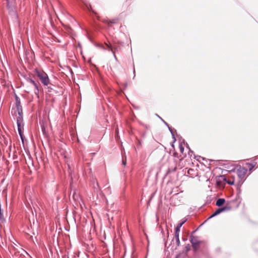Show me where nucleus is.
Masks as SVG:
<instances>
[{
  "label": "nucleus",
  "instance_id": "4468645a",
  "mask_svg": "<svg viewBox=\"0 0 258 258\" xmlns=\"http://www.w3.org/2000/svg\"><path fill=\"white\" fill-rule=\"evenodd\" d=\"M15 100H16V104L21 103V101L20 98L17 96L15 95Z\"/></svg>",
  "mask_w": 258,
  "mask_h": 258
},
{
  "label": "nucleus",
  "instance_id": "ddd939ff",
  "mask_svg": "<svg viewBox=\"0 0 258 258\" xmlns=\"http://www.w3.org/2000/svg\"><path fill=\"white\" fill-rule=\"evenodd\" d=\"M17 122L23 123V116H18L17 117Z\"/></svg>",
  "mask_w": 258,
  "mask_h": 258
},
{
  "label": "nucleus",
  "instance_id": "cd10ccee",
  "mask_svg": "<svg viewBox=\"0 0 258 258\" xmlns=\"http://www.w3.org/2000/svg\"><path fill=\"white\" fill-rule=\"evenodd\" d=\"M157 116L160 118L161 119H162L161 117H160L158 115L156 114Z\"/></svg>",
  "mask_w": 258,
  "mask_h": 258
},
{
  "label": "nucleus",
  "instance_id": "0eeeda50",
  "mask_svg": "<svg viewBox=\"0 0 258 258\" xmlns=\"http://www.w3.org/2000/svg\"><path fill=\"white\" fill-rule=\"evenodd\" d=\"M9 9L13 11L15 6V0H7Z\"/></svg>",
  "mask_w": 258,
  "mask_h": 258
},
{
  "label": "nucleus",
  "instance_id": "f8f14e48",
  "mask_svg": "<svg viewBox=\"0 0 258 258\" xmlns=\"http://www.w3.org/2000/svg\"><path fill=\"white\" fill-rule=\"evenodd\" d=\"M179 232L178 230V228L177 229H175V239L179 238Z\"/></svg>",
  "mask_w": 258,
  "mask_h": 258
},
{
  "label": "nucleus",
  "instance_id": "f03ea898",
  "mask_svg": "<svg viewBox=\"0 0 258 258\" xmlns=\"http://www.w3.org/2000/svg\"><path fill=\"white\" fill-rule=\"evenodd\" d=\"M247 171V169L244 167H239L237 170V175L239 178L242 181V183L245 180V175Z\"/></svg>",
  "mask_w": 258,
  "mask_h": 258
},
{
  "label": "nucleus",
  "instance_id": "7ed1b4c3",
  "mask_svg": "<svg viewBox=\"0 0 258 258\" xmlns=\"http://www.w3.org/2000/svg\"><path fill=\"white\" fill-rule=\"evenodd\" d=\"M190 241L192 244V246L195 249V250H197L199 246L200 242L198 239L197 237H195L194 236H190Z\"/></svg>",
  "mask_w": 258,
  "mask_h": 258
},
{
  "label": "nucleus",
  "instance_id": "412c9836",
  "mask_svg": "<svg viewBox=\"0 0 258 258\" xmlns=\"http://www.w3.org/2000/svg\"><path fill=\"white\" fill-rule=\"evenodd\" d=\"M122 163L123 165H126V159H123Z\"/></svg>",
  "mask_w": 258,
  "mask_h": 258
},
{
  "label": "nucleus",
  "instance_id": "a878e982",
  "mask_svg": "<svg viewBox=\"0 0 258 258\" xmlns=\"http://www.w3.org/2000/svg\"><path fill=\"white\" fill-rule=\"evenodd\" d=\"M101 48L102 49H104V50L106 49V48H105L103 46H102L101 47Z\"/></svg>",
  "mask_w": 258,
  "mask_h": 258
},
{
  "label": "nucleus",
  "instance_id": "5701e85b",
  "mask_svg": "<svg viewBox=\"0 0 258 258\" xmlns=\"http://www.w3.org/2000/svg\"><path fill=\"white\" fill-rule=\"evenodd\" d=\"M86 7H87V8L89 10H91L92 9L91 6L90 5H87Z\"/></svg>",
  "mask_w": 258,
  "mask_h": 258
},
{
  "label": "nucleus",
  "instance_id": "aec40b11",
  "mask_svg": "<svg viewBox=\"0 0 258 258\" xmlns=\"http://www.w3.org/2000/svg\"><path fill=\"white\" fill-rule=\"evenodd\" d=\"M17 126H18V129H19V128H21V126L22 125H23V123L17 122Z\"/></svg>",
  "mask_w": 258,
  "mask_h": 258
},
{
  "label": "nucleus",
  "instance_id": "9d476101",
  "mask_svg": "<svg viewBox=\"0 0 258 258\" xmlns=\"http://www.w3.org/2000/svg\"><path fill=\"white\" fill-rule=\"evenodd\" d=\"M246 165L249 167V171H251L252 169L255 166V164H252V163H247Z\"/></svg>",
  "mask_w": 258,
  "mask_h": 258
},
{
  "label": "nucleus",
  "instance_id": "bb28decb",
  "mask_svg": "<svg viewBox=\"0 0 258 258\" xmlns=\"http://www.w3.org/2000/svg\"><path fill=\"white\" fill-rule=\"evenodd\" d=\"M134 77H135V68H134Z\"/></svg>",
  "mask_w": 258,
  "mask_h": 258
},
{
  "label": "nucleus",
  "instance_id": "423d86ee",
  "mask_svg": "<svg viewBox=\"0 0 258 258\" xmlns=\"http://www.w3.org/2000/svg\"><path fill=\"white\" fill-rule=\"evenodd\" d=\"M105 44L107 46V47H108V50L109 51H111L112 52V53L113 54L114 58L116 60H117L116 56V55L115 54V51H117V50H118L117 47L115 46L114 47H112V46L110 44H107V43H106Z\"/></svg>",
  "mask_w": 258,
  "mask_h": 258
},
{
  "label": "nucleus",
  "instance_id": "4be33fe9",
  "mask_svg": "<svg viewBox=\"0 0 258 258\" xmlns=\"http://www.w3.org/2000/svg\"><path fill=\"white\" fill-rule=\"evenodd\" d=\"M161 120L164 123V124L168 126V128H169V127H170L169 124L166 121H165L163 119H161Z\"/></svg>",
  "mask_w": 258,
  "mask_h": 258
},
{
  "label": "nucleus",
  "instance_id": "6e6552de",
  "mask_svg": "<svg viewBox=\"0 0 258 258\" xmlns=\"http://www.w3.org/2000/svg\"><path fill=\"white\" fill-rule=\"evenodd\" d=\"M225 202V200L224 199L220 198L217 200L216 205L218 207H220L224 204Z\"/></svg>",
  "mask_w": 258,
  "mask_h": 258
},
{
  "label": "nucleus",
  "instance_id": "2eb2a0df",
  "mask_svg": "<svg viewBox=\"0 0 258 258\" xmlns=\"http://www.w3.org/2000/svg\"><path fill=\"white\" fill-rule=\"evenodd\" d=\"M16 107L17 108V111H20V110L22 109V107L21 103L16 104Z\"/></svg>",
  "mask_w": 258,
  "mask_h": 258
},
{
  "label": "nucleus",
  "instance_id": "393cba45",
  "mask_svg": "<svg viewBox=\"0 0 258 258\" xmlns=\"http://www.w3.org/2000/svg\"><path fill=\"white\" fill-rule=\"evenodd\" d=\"M180 150L181 152L182 153L184 149L182 147H180Z\"/></svg>",
  "mask_w": 258,
  "mask_h": 258
},
{
  "label": "nucleus",
  "instance_id": "f3484780",
  "mask_svg": "<svg viewBox=\"0 0 258 258\" xmlns=\"http://www.w3.org/2000/svg\"><path fill=\"white\" fill-rule=\"evenodd\" d=\"M105 23L109 24L110 23H115V20H113L112 21H110V20H105Z\"/></svg>",
  "mask_w": 258,
  "mask_h": 258
},
{
  "label": "nucleus",
  "instance_id": "c85d7f7f",
  "mask_svg": "<svg viewBox=\"0 0 258 258\" xmlns=\"http://www.w3.org/2000/svg\"><path fill=\"white\" fill-rule=\"evenodd\" d=\"M157 116L160 118L161 119H162L161 117H160L158 115L156 114Z\"/></svg>",
  "mask_w": 258,
  "mask_h": 258
},
{
  "label": "nucleus",
  "instance_id": "c756f323",
  "mask_svg": "<svg viewBox=\"0 0 258 258\" xmlns=\"http://www.w3.org/2000/svg\"><path fill=\"white\" fill-rule=\"evenodd\" d=\"M190 170H192V169H189V170H188V173H189V171H190Z\"/></svg>",
  "mask_w": 258,
  "mask_h": 258
},
{
  "label": "nucleus",
  "instance_id": "6ab92c4d",
  "mask_svg": "<svg viewBox=\"0 0 258 258\" xmlns=\"http://www.w3.org/2000/svg\"><path fill=\"white\" fill-rule=\"evenodd\" d=\"M176 239V244H177V245L178 246L180 245V240H179V238H178V239Z\"/></svg>",
  "mask_w": 258,
  "mask_h": 258
},
{
  "label": "nucleus",
  "instance_id": "b1692460",
  "mask_svg": "<svg viewBox=\"0 0 258 258\" xmlns=\"http://www.w3.org/2000/svg\"><path fill=\"white\" fill-rule=\"evenodd\" d=\"M228 183L229 184H230V185H233V184H234V181H232L228 182Z\"/></svg>",
  "mask_w": 258,
  "mask_h": 258
},
{
  "label": "nucleus",
  "instance_id": "7c9ffc66",
  "mask_svg": "<svg viewBox=\"0 0 258 258\" xmlns=\"http://www.w3.org/2000/svg\"><path fill=\"white\" fill-rule=\"evenodd\" d=\"M26 92H27V93H29V91H26Z\"/></svg>",
  "mask_w": 258,
  "mask_h": 258
},
{
  "label": "nucleus",
  "instance_id": "1a4fd4ad",
  "mask_svg": "<svg viewBox=\"0 0 258 258\" xmlns=\"http://www.w3.org/2000/svg\"><path fill=\"white\" fill-rule=\"evenodd\" d=\"M169 130L172 135L173 139H174V141H175L176 139L175 138L174 133L176 132V130L174 128H172L171 127H169Z\"/></svg>",
  "mask_w": 258,
  "mask_h": 258
},
{
  "label": "nucleus",
  "instance_id": "a211bd4d",
  "mask_svg": "<svg viewBox=\"0 0 258 258\" xmlns=\"http://www.w3.org/2000/svg\"><path fill=\"white\" fill-rule=\"evenodd\" d=\"M18 116H23V110H20V111H17Z\"/></svg>",
  "mask_w": 258,
  "mask_h": 258
},
{
  "label": "nucleus",
  "instance_id": "dca6fc26",
  "mask_svg": "<svg viewBox=\"0 0 258 258\" xmlns=\"http://www.w3.org/2000/svg\"><path fill=\"white\" fill-rule=\"evenodd\" d=\"M18 130L19 134V135H20V136L21 137V138L23 140V136H22L21 128H19V129H18Z\"/></svg>",
  "mask_w": 258,
  "mask_h": 258
},
{
  "label": "nucleus",
  "instance_id": "39448f33",
  "mask_svg": "<svg viewBox=\"0 0 258 258\" xmlns=\"http://www.w3.org/2000/svg\"><path fill=\"white\" fill-rule=\"evenodd\" d=\"M229 209H230V208L227 207H223V208H218L211 216L210 218H212L213 217H215V216L220 214L221 213H222V212H223L224 211L228 210Z\"/></svg>",
  "mask_w": 258,
  "mask_h": 258
},
{
  "label": "nucleus",
  "instance_id": "9b49d317",
  "mask_svg": "<svg viewBox=\"0 0 258 258\" xmlns=\"http://www.w3.org/2000/svg\"><path fill=\"white\" fill-rule=\"evenodd\" d=\"M186 220H185L183 221L182 222H180L178 224V225L175 228V229H177L178 228V230L180 231L181 227L182 226V225L186 222Z\"/></svg>",
  "mask_w": 258,
  "mask_h": 258
},
{
  "label": "nucleus",
  "instance_id": "20e7f679",
  "mask_svg": "<svg viewBox=\"0 0 258 258\" xmlns=\"http://www.w3.org/2000/svg\"><path fill=\"white\" fill-rule=\"evenodd\" d=\"M28 82L31 85H32L34 88V93L38 96L39 94V86L33 80L28 79Z\"/></svg>",
  "mask_w": 258,
  "mask_h": 258
},
{
  "label": "nucleus",
  "instance_id": "f257e3e1",
  "mask_svg": "<svg viewBox=\"0 0 258 258\" xmlns=\"http://www.w3.org/2000/svg\"><path fill=\"white\" fill-rule=\"evenodd\" d=\"M36 73L37 74V76L39 78L40 80L41 81V83L44 85V86H47L49 83V79L48 78V75L46 73H45L43 71H39V70H36Z\"/></svg>",
  "mask_w": 258,
  "mask_h": 258
}]
</instances>
